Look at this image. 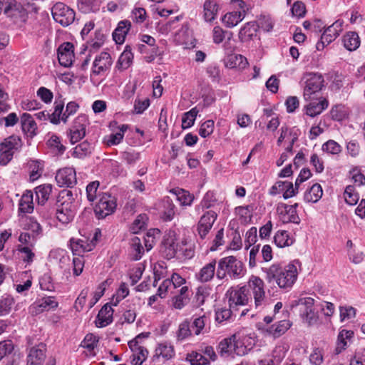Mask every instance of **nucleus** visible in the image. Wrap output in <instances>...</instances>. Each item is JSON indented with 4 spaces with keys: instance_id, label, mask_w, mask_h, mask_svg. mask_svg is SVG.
Here are the masks:
<instances>
[{
    "instance_id": "nucleus-1",
    "label": "nucleus",
    "mask_w": 365,
    "mask_h": 365,
    "mask_svg": "<svg viewBox=\"0 0 365 365\" xmlns=\"http://www.w3.org/2000/svg\"><path fill=\"white\" fill-rule=\"evenodd\" d=\"M266 281L276 283L281 289L291 288L297 278V269L294 264L282 267L279 264H272L269 267L262 268Z\"/></svg>"
},
{
    "instance_id": "nucleus-2",
    "label": "nucleus",
    "mask_w": 365,
    "mask_h": 365,
    "mask_svg": "<svg viewBox=\"0 0 365 365\" xmlns=\"http://www.w3.org/2000/svg\"><path fill=\"white\" fill-rule=\"evenodd\" d=\"M245 269L243 263L234 256H228L220 259L216 271V277L224 279L227 276L231 279H239L245 275Z\"/></svg>"
},
{
    "instance_id": "nucleus-3",
    "label": "nucleus",
    "mask_w": 365,
    "mask_h": 365,
    "mask_svg": "<svg viewBox=\"0 0 365 365\" xmlns=\"http://www.w3.org/2000/svg\"><path fill=\"white\" fill-rule=\"evenodd\" d=\"M302 80L304 82L303 96L305 101L318 98L319 92L324 86V77L318 73H307Z\"/></svg>"
},
{
    "instance_id": "nucleus-4",
    "label": "nucleus",
    "mask_w": 365,
    "mask_h": 365,
    "mask_svg": "<svg viewBox=\"0 0 365 365\" xmlns=\"http://www.w3.org/2000/svg\"><path fill=\"white\" fill-rule=\"evenodd\" d=\"M23 145L21 138L18 135H11L0 143V164L6 165L12 158L14 153Z\"/></svg>"
},
{
    "instance_id": "nucleus-5",
    "label": "nucleus",
    "mask_w": 365,
    "mask_h": 365,
    "mask_svg": "<svg viewBox=\"0 0 365 365\" xmlns=\"http://www.w3.org/2000/svg\"><path fill=\"white\" fill-rule=\"evenodd\" d=\"M226 295L229 307L236 312L239 311L240 307L247 305L250 300V290L245 286L232 287L227 292Z\"/></svg>"
},
{
    "instance_id": "nucleus-6",
    "label": "nucleus",
    "mask_w": 365,
    "mask_h": 365,
    "mask_svg": "<svg viewBox=\"0 0 365 365\" xmlns=\"http://www.w3.org/2000/svg\"><path fill=\"white\" fill-rule=\"evenodd\" d=\"M117 206L115 197L108 193H102L96 205L94 212L98 219L105 218L112 214Z\"/></svg>"
},
{
    "instance_id": "nucleus-7",
    "label": "nucleus",
    "mask_w": 365,
    "mask_h": 365,
    "mask_svg": "<svg viewBox=\"0 0 365 365\" xmlns=\"http://www.w3.org/2000/svg\"><path fill=\"white\" fill-rule=\"evenodd\" d=\"M53 19L63 26H68L75 19V12L66 4L58 2L52 8Z\"/></svg>"
},
{
    "instance_id": "nucleus-8",
    "label": "nucleus",
    "mask_w": 365,
    "mask_h": 365,
    "mask_svg": "<svg viewBox=\"0 0 365 365\" xmlns=\"http://www.w3.org/2000/svg\"><path fill=\"white\" fill-rule=\"evenodd\" d=\"M264 282L259 277L252 276L248 282L249 289H251L256 309L261 308L264 304L265 292Z\"/></svg>"
},
{
    "instance_id": "nucleus-9",
    "label": "nucleus",
    "mask_w": 365,
    "mask_h": 365,
    "mask_svg": "<svg viewBox=\"0 0 365 365\" xmlns=\"http://www.w3.org/2000/svg\"><path fill=\"white\" fill-rule=\"evenodd\" d=\"M87 118L85 115L78 116L70 128V142L74 144L81 140L86 135Z\"/></svg>"
},
{
    "instance_id": "nucleus-10",
    "label": "nucleus",
    "mask_w": 365,
    "mask_h": 365,
    "mask_svg": "<svg viewBox=\"0 0 365 365\" xmlns=\"http://www.w3.org/2000/svg\"><path fill=\"white\" fill-rule=\"evenodd\" d=\"M113 63L110 53L101 52L93 61L92 73L95 75H102L109 71Z\"/></svg>"
},
{
    "instance_id": "nucleus-11",
    "label": "nucleus",
    "mask_w": 365,
    "mask_h": 365,
    "mask_svg": "<svg viewBox=\"0 0 365 365\" xmlns=\"http://www.w3.org/2000/svg\"><path fill=\"white\" fill-rule=\"evenodd\" d=\"M180 241L176 238L174 232L165 234L162 242L163 252L168 259L175 257L178 254V246H180Z\"/></svg>"
},
{
    "instance_id": "nucleus-12",
    "label": "nucleus",
    "mask_w": 365,
    "mask_h": 365,
    "mask_svg": "<svg viewBox=\"0 0 365 365\" xmlns=\"http://www.w3.org/2000/svg\"><path fill=\"white\" fill-rule=\"evenodd\" d=\"M98 232L95 233V236L91 241L87 240L72 238L70 240V247L75 255H81V254L91 251L96 246Z\"/></svg>"
},
{
    "instance_id": "nucleus-13",
    "label": "nucleus",
    "mask_w": 365,
    "mask_h": 365,
    "mask_svg": "<svg viewBox=\"0 0 365 365\" xmlns=\"http://www.w3.org/2000/svg\"><path fill=\"white\" fill-rule=\"evenodd\" d=\"M56 180L60 187H73L76 184V170L72 168L60 169L56 175Z\"/></svg>"
},
{
    "instance_id": "nucleus-14",
    "label": "nucleus",
    "mask_w": 365,
    "mask_h": 365,
    "mask_svg": "<svg viewBox=\"0 0 365 365\" xmlns=\"http://www.w3.org/2000/svg\"><path fill=\"white\" fill-rule=\"evenodd\" d=\"M217 213L212 210L206 212L200 219L197 225L198 234L202 239L205 238L211 230L217 219Z\"/></svg>"
},
{
    "instance_id": "nucleus-15",
    "label": "nucleus",
    "mask_w": 365,
    "mask_h": 365,
    "mask_svg": "<svg viewBox=\"0 0 365 365\" xmlns=\"http://www.w3.org/2000/svg\"><path fill=\"white\" fill-rule=\"evenodd\" d=\"M73 57V44L72 43L66 42L58 47V59L61 66L64 67L71 66Z\"/></svg>"
},
{
    "instance_id": "nucleus-16",
    "label": "nucleus",
    "mask_w": 365,
    "mask_h": 365,
    "mask_svg": "<svg viewBox=\"0 0 365 365\" xmlns=\"http://www.w3.org/2000/svg\"><path fill=\"white\" fill-rule=\"evenodd\" d=\"M232 35V32L225 31L220 26H215L212 30V38L215 43L219 44L222 43L227 36V41L224 44V48L227 53H232L234 51V47L230 45Z\"/></svg>"
},
{
    "instance_id": "nucleus-17",
    "label": "nucleus",
    "mask_w": 365,
    "mask_h": 365,
    "mask_svg": "<svg viewBox=\"0 0 365 365\" xmlns=\"http://www.w3.org/2000/svg\"><path fill=\"white\" fill-rule=\"evenodd\" d=\"M317 99L319 100L318 103L309 101L310 103L304 106L306 115L314 118L328 108L329 102L326 98L318 97Z\"/></svg>"
},
{
    "instance_id": "nucleus-18",
    "label": "nucleus",
    "mask_w": 365,
    "mask_h": 365,
    "mask_svg": "<svg viewBox=\"0 0 365 365\" xmlns=\"http://www.w3.org/2000/svg\"><path fill=\"white\" fill-rule=\"evenodd\" d=\"M113 310L110 305L108 304H105L96 317L95 321L97 327H105L113 322Z\"/></svg>"
},
{
    "instance_id": "nucleus-19",
    "label": "nucleus",
    "mask_w": 365,
    "mask_h": 365,
    "mask_svg": "<svg viewBox=\"0 0 365 365\" xmlns=\"http://www.w3.org/2000/svg\"><path fill=\"white\" fill-rule=\"evenodd\" d=\"M20 120L21 129L24 134L31 138H34L36 135L37 125L33 117L30 114L24 113L21 115Z\"/></svg>"
},
{
    "instance_id": "nucleus-20",
    "label": "nucleus",
    "mask_w": 365,
    "mask_h": 365,
    "mask_svg": "<svg viewBox=\"0 0 365 365\" xmlns=\"http://www.w3.org/2000/svg\"><path fill=\"white\" fill-rule=\"evenodd\" d=\"M46 348L43 344L31 349L27 359V365H42L44 362Z\"/></svg>"
},
{
    "instance_id": "nucleus-21",
    "label": "nucleus",
    "mask_w": 365,
    "mask_h": 365,
    "mask_svg": "<svg viewBox=\"0 0 365 365\" xmlns=\"http://www.w3.org/2000/svg\"><path fill=\"white\" fill-rule=\"evenodd\" d=\"M216 260L212 259L210 262L204 265L196 274V278L200 282H210L215 276L216 269Z\"/></svg>"
},
{
    "instance_id": "nucleus-22",
    "label": "nucleus",
    "mask_w": 365,
    "mask_h": 365,
    "mask_svg": "<svg viewBox=\"0 0 365 365\" xmlns=\"http://www.w3.org/2000/svg\"><path fill=\"white\" fill-rule=\"evenodd\" d=\"M257 24L255 21L247 22L242 27L238 34L241 42H248L257 36Z\"/></svg>"
},
{
    "instance_id": "nucleus-23",
    "label": "nucleus",
    "mask_w": 365,
    "mask_h": 365,
    "mask_svg": "<svg viewBox=\"0 0 365 365\" xmlns=\"http://www.w3.org/2000/svg\"><path fill=\"white\" fill-rule=\"evenodd\" d=\"M344 47L349 51H356L361 44L360 37L355 31L346 32L341 38Z\"/></svg>"
},
{
    "instance_id": "nucleus-24",
    "label": "nucleus",
    "mask_w": 365,
    "mask_h": 365,
    "mask_svg": "<svg viewBox=\"0 0 365 365\" xmlns=\"http://www.w3.org/2000/svg\"><path fill=\"white\" fill-rule=\"evenodd\" d=\"M354 336V331L351 330L342 329L339 331L337 337L336 346L334 350L335 354H340L345 350L348 343Z\"/></svg>"
},
{
    "instance_id": "nucleus-25",
    "label": "nucleus",
    "mask_w": 365,
    "mask_h": 365,
    "mask_svg": "<svg viewBox=\"0 0 365 365\" xmlns=\"http://www.w3.org/2000/svg\"><path fill=\"white\" fill-rule=\"evenodd\" d=\"M130 26L131 23L128 20H123L118 23L117 28L113 33V38L116 43L121 44L124 42Z\"/></svg>"
},
{
    "instance_id": "nucleus-26",
    "label": "nucleus",
    "mask_w": 365,
    "mask_h": 365,
    "mask_svg": "<svg viewBox=\"0 0 365 365\" xmlns=\"http://www.w3.org/2000/svg\"><path fill=\"white\" fill-rule=\"evenodd\" d=\"M235 334L222 339L218 344L217 349L222 357L233 356L232 347L235 345Z\"/></svg>"
},
{
    "instance_id": "nucleus-27",
    "label": "nucleus",
    "mask_w": 365,
    "mask_h": 365,
    "mask_svg": "<svg viewBox=\"0 0 365 365\" xmlns=\"http://www.w3.org/2000/svg\"><path fill=\"white\" fill-rule=\"evenodd\" d=\"M245 16V11H234L227 13L222 18V21L228 28H232L241 22Z\"/></svg>"
},
{
    "instance_id": "nucleus-28",
    "label": "nucleus",
    "mask_w": 365,
    "mask_h": 365,
    "mask_svg": "<svg viewBox=\"0 0 365 365\" xmlns=\"http://www.w3.org/2000/svg\"><path fill=\"white\" fill-rule=\"evenodd\" d=\"M56 218L63 224H67L74 217V207L60 204L56 210Z\"/></svg>"
},
{
    "instance_id": "nucleus-29",
    "label": "nucleus",
    "mask_w": 365,
    "mask_h": 365,
    "mask_svg": "<svg viewBox=\"0 0 365 365\" xmlns=\"http://www.w3.org/2000/svg\"><path fill=\"white\" fill-rule=\"evenodd\" d=\"M292 326L289 320H280L277 323L269 327L267 331L274 338L279 337L284 334Z\"/></svg>"
},
{
    "instance_id": "nucleus-30",
    "label": "nucleus",
    "mask_w": 365,
    "mask_h": 365,
    "mask_svg": "<svg viewBox=\"0 0 365 365\" xmlns=\"http://www.w3.org/2000/svg\"><path fill=\"white\" fill-rule=\"evenodd\" d=\"M174 355L173 346L167 342H163L158 344L155 349V354L153 356V360L158 359L162 357L165 360L171 359Z\"/></svg>"
},
{
    "instance_id": "nucleus-31",
    "label": "nucleus",
    "mask_w": 365,
    "mask_h": 365,
    "mask_svg": "<svg viewBox=\"0 0 365 365\" xmlns=\"http://www.w3.org/2000/svg\"><path fill=\"white\" fill-rule=\"evenodd\" d=\"M338 33L330 26L327 28L321 36V39L317 42L316 48L317 50H323L326 45L329 44L338 36Z\"/></svg>"
},
{
    "instance_id": "nucleus-32",
    "label": "nucleus",
    "mask_w": 365,
    "mask_h": 365,
    "mask_svg": "<svg viewBox=\"0 0 365 365\" xmlns=\"http://www.w3.org/2000/svg\"><path fill=\"white\" fill-rule=\"evenodd\" d=\"M33 192L31 190H26L19 201V210L24 213H31L34 210Z\"/></svg>"
},
{
    "instance_id": "nucleus-33",
    "label": "nucleus",
    "mask_w": 365,
    "mask_h": 365,
    "mask_svg": "<svg viewBox=\"0 0 365 365\" xmlns=\"http://www.w3.org/2000/svg\"><path fill=\"white\" fill-rule=\"evenodd\" d=\"M323 194L322 188L318 183L314 184L309 190L306 191L304 200L307 202H317L322 197Z\"/></svg>"
},
{
    "instance_id": "nucleus-34",
    "label": "nucleus",
    "mask_w": 365,
    "mask_h": 365,
    "mask_svg": "<svg viewBox=\"0 0 365 365\" xmlns=\"http://www.w3.org/2000/svg\"><path fill=\"white\" fill-rule=\"evenodd\" d=\"M204 19L207 22L213 21L217 15L218 6L214 0H206L203 5Z\"/></svg>"
},
{
    "instance_id": "nucleus-35",
    "label": "nucleus",
    "mask_w": 365,
    "mask_h": 365,
    "mask_svg": "<svg viewBox=\"0 0 365 365\" xmlns=\"http://www.w3.org/2000/svg\"><path fill=\"white\" fill-rule=\"evenodd\" d=\"M92 151L91 145L86 140L77 145L72 150L71 155L76 158H84L89 155Z\"/></svg>"
},
{
    "instance_id": "nucleus-36",
    "label": "nucleus",
    "mask_w": 365,
    "mask_h": 365,
    "mask_svg": "<svg viewBox=\"0 0 365 365\" xmlns=\"http://www.w3.org/2000/svg\"><path fill=\"white\" fill-rule=\"evenodd\" d=\"M52 191V185L51 184H44L36 187L35 192L38 203L44 205L48 200Z\"/></svg>"
},
{
    "instance_id": "nucleus-37",
    "label": "nucleus",
    "mask_w": 365,
    "mask_h": 365,
    "mask_svg": "<svg viewBox=\"0 0 365 365\" xmlns=\"http://www.w3.org/2000/svg\"><path fill=\"white\" fill-rule=\"evenodd\" d=\"M133 54L132 53L129 46H126L124 51L120 56L116 64V67L119 70H125L130 67L133 62Z\"/></svg>"
},
{
    "instance_id": "nucleus-38",
    "label": "nucleus",
    "mask_w": 365,
    "mask_h": 365,
    "mask_svg": "<svg viewBox=\"0 0 365 365\" xmlns=\"http://www.w3.org/2000/svg\"><path fill=\"white\" fill-rule=\"evenodd\" d=\"M274 241L277 247H284L292 245L294 242V239L289 235L287 231L279 230L275 234Z\"/></svg>"
},
{
    "instance_id": "nucleus-39",
    "label": "nucleus",
    "mask_w": 365,
    "mask_h": 365,
    "mask_svg": "<svg viewBox=\"0 0 365 365\" xmlns=\"http://www.w3.org/2000/svg\"><path fill=\"white\" fill-rule=\"evenodd\" d=\"M180 246H178V256L179 258L191 259L195 255L192 245L188 244L185 239L180 240Z\"/></svg>"
},
{
    "instance_id": "nucleus-40",
    "label": "nucleus",
    "mask_w": 365,
    "mask_h": 365,
    "mask_svg": "<svg viewBox=\"0 0 365 365\" xmlns=\"http://www.w3.org/2000/svg\"><path fill=\"white\" fill-rule=\"evenodd\" d=\"M248 64L245 57L240 54L230 55L227 62V66L230 68H245Z\"/></svg>"
},
{
    "instance_id": "nucleus-41",
    "label": "nucleus",
    "mask_w": 365,
    "mask_h": 365,
    "mask_svg": "<svg viewBox=\"0 0 365 365\" xmlns=\"http://www.w3.org/2000/svg\"><path fill=\"white\" fill-rule=\"evenodd\" d=\"M98 343V338L96 336L93 334H88L81 341V346L86 349L90 352V355L95 356L94 349L97 346Z\"/></svg>"
},
{
    "instance_id": "nucleus-42",
    "label": "nucleus",
    "mask_w": 365,
    "mask_h": 365,
    "mask_svg": "<svg viewBox=\"0 0 365 365\" xmlns=\"http://www.w3.org/2000/svg\"><path fill=\"white\" fill-rule=\"evenodd\" d=\"M192 334L190 323L187 320L183 321L179 324L176 332V336L178 341H182Z\"/></svg>"
},
{
    "instance_id": "nucleus-43",
    "label": "nucleus",
    "mask_w": 365,
    "mask_h": 365,
    "mask_svg": "<svg viewBox=\"0 0 365 365\" xmlns=\"http://www.w3.org/2000/svg\"><path fill=\"white\" fill-rule=\"evenodd\" d=\"M175 198L180 202L182 205H190L193 200V196L187 191L182 189H174L171 191Z\"/></svg>"
},
{
    "instance_id": "nucleus-44",
    "label": "nucleus",
    "mask_w": 365,
    "mask_h": 365,
    "mask_svg": "<svg viewBox=\"0 0 365 365\" xmlns=\"http://www.w3.org/2000/svg\"><path fill=\"white\" fill-rule=\"evenodd\" d=\"M130 246L133 252V259L138 260L144 253V248L141 244L140 240L138 237H133L130 241Z\"/></svg>"
},
{
    "instance_id": "nucleus-45",
    "label": "nucleus",
    "mask_w": 365,
    "mask_h": 365,
    "mask_svg": "<svg viewBox=\"0 0 365 365\" xmlns=\"http://www.w3.org/2000/svg\"><path fill=\"white\" fill-rule=\"evenodd\" d=\"M64 108V103L62 101L54 103V110L49 115V120L53 124L57 125L60 123L61 120L62 115L63 113V110Z\"/></svg>"
},
{
    "instance_id": "nucleus-46",
    "label": "nucleus",
    "mask_w": 365,
    "mask_h": 365,
    "mask_svg": "<svg viewBox=\"0 0 365 365\" xmlns=\"http://www.w3.org/2000/svg\"><path fill=\"white\" fill-rule=\"evenodd\" d=\"M47 145L57 155L63 154L66 150L65 146L61 144L60 138L56 135H52L50 137Z\"/></svg>"
},
{
    "instance_id": "nucleus-47",
    "label": "nucleus",
    "mask_w": 365,
    "mask_h": 365,
    "mask_svg": "<svg viewBox=\"0 0 365 365\" xmlns=\"http://www.w3.org/2000/svg\"><path fill=\"white\" fill-rule=\"evenodd\" d=\"M198 110L196 108H193L190 111L184 113L182 118V128L187 129L193 125Z\"/></svg>"
},
{
    "instance_id": "nucleus-48",
    "label": "nucleus",
    "mask_w": 365,
    "mask_h": 365,
    "mask_svg": "<svg viewBox=\"0 0 365 365\" xmlns=\"http://www.w3.org/2000/svg\"><path fill=\"white\" fill-rule=\"evenodd\" d=\"M187 360L190 361L191 365H208L209 361L205 357L202 353L192 351L187 355Z\"/></svg>"
},
{
    "instance_id": "nucleus-49",
    "label": "nucleus",
    "mask_w": 365,
    "mask_h": 365,
    "mask_svg": "<svg viewBox=\"0 0 365 365\" xmlns=\"http://www.w3.org/2000/svg\"><path fill=\"white\" fill-rule=\"evenodd\" d=\"M74 200L75 197L73 196V192L69 190H63L61 191L58 197V203L72 207H74V205H73Z\"/></svg>"
},
{
    "instance_id": "nucleus-50",
    "label": "nucleus",
    "mask_w": 365,
    "mask_h": 365,
    "mask_svg": "<svg viewBox=\"0 0 365 365\" xmlns=\"http://www.w3.org/2000/svg\"><path fill=\"white\" fill-rule=\"evenodd\" d=\"M163 217L165 220L170 221L175 215V205L172 200L167 197L163 200Z\"/></svg>"
},
{
    "instance_id": "nucleus-51",
    "label": "nucleus",
    "mask_w": 365,
    "mask_h": 365,
    "mask_svg": "<svg viewBox=\"0 0 365 365\" xmlns=\"http://www.w3.org/2000/svg\"><path fill=\"white\" fill-rule=\"evenodd\" d=\"M344 197L346 202L350 205L356 204L359 198L358 193L355 192L354 185H348L346 187Z\"/></svg>"
},
{
    "instance_id": "nucleus-52",
    "label": "nucleus",
    "mask_w": 365,
    "mask_h": 365,
    "mask_svg": "<svg viewBox=\"0 0 365 365\" xmlns=\"http://www.w3.org/2000/svg\"><path fill=\"white\" fill-rule=\"evenodd\" d=\"M207 317L203 315L201 317H198L194 319L192 324L190 325L194 334L197 336L200 334L204 333V329L205 327V324L207 322Z\"/></svg>"
},
{
    "instance_id": "nucleus-53",
    "label": "nucleus",
    "mask_w": 365,
    "mask_h": 365,
    "mask_svg": "<svg viewBox=\"0 0 365 365\" xmlns=\"http://www.w3.org/2000/svg\"><path fill=\"white\" fill-rule=\"evenodd\" d=\"M24 229L30 232L32 235V239L35 240L36 237L41 232V227L35 220L29 218L24 225Z\"/></svg>"
},
{
    "instance_id": "nucleus-54",
    "label": "nucleus",
    "mask_w": 365,
    "mask_h": 365,
    "mask_svg": "<svg viewBox=\"0 0 365 365\" xmlns=\"http://www.w3.org/2000/svg\"><path fill=\"white\" fill-rule=\"evenodd\" d=\"M236 312L235 310H232L230 307L229 309L225 307L218 309L215 312V320L219 323L223 322L229 319L232 314L236 315Z\"/></svg>"
},
{
    "instance_id": "nucleus-55",
    "label": "nucleus",
    "mask_w": 365,
    "mask_h": 365,
    "mask_svg": "<svg viewBox=\"0 0 365 365\" xmlns=\"http://www.w3.org/2000/svg\"><path fill=\"white\" fill-rule=\"evenodd\" d=\"M147 220L148 217L145 214L139 215L133 221L130 227V230L133 233H138L140 230H144L146 227Z\"/></svg>"
},
{
    "instance_id": "nucleus-56",
    "label": "nucleus",
    "mask_w": 365,
    "mask_h": 365,
    "mask_svg": "<svg viewBox=\"0 0 365 365\" xmlns=\"http://www.w3.org/2000/svg\"><path fill=\"white\" fill-rule=\"evenodd\" d=\"M38 307L41 312L49 310L58 307V302L53 297H43L38 302Z\"/></svg>"
},
{
    "instance_id": "nucleus-57",
    "label": "nucleus",
    "mask_w": 365,
    "mask_h": 365,
    "mask_svg": "<svg viewBox=\"0 0 365 365\" xmlns=\"http://www.w3.org/2000/svg\"><path fill=\"white\" fill-rule=\"evenodd\" d=\"M99 185L98 181H93L87 185L86 195L88 201L93 202L98 196L100 197L101 195L98 192Z\"/></svg>"
},
{
    "instance_id": "nucleus-58",
    "label": "nucleus",
    "mask_w": 365,
    "mask_h": 365,
    "mask_svg": "<svg viewBox=\"0 0 365 365\" xmlns=\"http://www.w3.org/2000/svg\"><path fill=\"white\" fill-rule=\"evenodd\" d=\"M235 213L238 215L243 223H247L250 220L252 216V209L250 206H239L235 208Z\"/></svg>"
},
{
    "instance_id": "nucleus-59",
    "label": "nucleus",
    "mask_w": 365,
    "mask_h": 365,
    "mask_svg": "<svg viewBox=\"0 0 365 365\" xmlns=\"http://www.w3.org/2000/svg\"><path fill=\"white\" fill-rule=\"evenodd\" d=\"M129 294V289L125 283H122L117 290L115 294L113 296L112 299V304L116 306L120 301L125 298Z\"/></svg>"
},
{
    "instance_id": "nucleus-60",
    "label": "nucleus",
    "mask_w": 365,
    "mask_h": 365,
    "mask_svg": "<svg viewBox=\"0 0 365 365\" xmlns=\"http://www.w3.org/2000/svg\"><path fill=\"white\" fill-rule=\"evenodd\" d=\"M127 125H122L121 127L120 128L119 132L109 135V138L107 140V144L108 145H114L119 144L122 141L124 136V133L127 130Z\"/></svg>"
},
{
    "instance_id": "nucleus-61",
    "label": "nucleus",
    "mask_w": 365,
    "mask_h": 365,
    "mask_svg": "<svg viewBox=\"0 0 365 365\" xmlns=\"http://www.w3.org/2000/svg\"><path fill=\"white\" fill-rule=\"evenodd\" d=\"M278 187L282 190H285L283 197L284 199H288L295 195L297 192V190L293 187V184L289 182H278Z\"/></svg>"
},
{
    "instance_id": "nucleus-62",
    "label": "nucleus",
    "mask_w": 365,
    "mask_h": 365,
    "mask_svg": "<svg viewBox=\"0 0 365 365\" xmlns=\"http://www.w3.org/2000/svg\"><path fill=\"white\" fill-rule=\"evenodd\" d=\"M148 351L147 349H141L140 351L133 352L130 356V362L132 365H142L143 362L147 359Z\"/></svg>"
},
{
    "instance_id": "nucleus-63",
    "label": "nucleus",
    "mask_w": 365,
    "mask_h": 365,
    "mask_svg": "<svg viewBox=\"0 0 365 365\" xmlns=\"http://www.w3.org/2000/svg\"><path fill=\"white\" fill-rule=\"evenodd\" d=\"M146 11L142 7H135L131 12V19L134 22L140 24L146 19Z\"/></svg>"
},
{
    "instance_id": "nucleus-64",
    "label": "nucleus",
    "mask_w": 365,
    "mask_h": 365,
    "mask_svg": "<svg viewBox=\"0 0 365 365\" xmlns=\"http://www.w3.org/2000/svg\"><path fill=\"white\" fill-rule=\"evenodd\" d=\"M309 361L312 365H322L324 362V354L322 350L316 348L309 356Z\"/></svg>"
}]
</instances>
